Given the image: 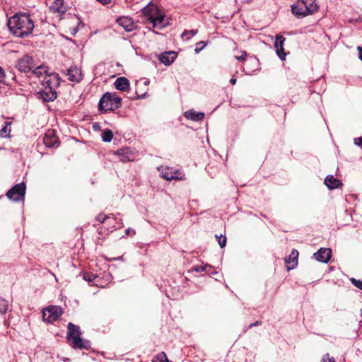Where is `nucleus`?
Returning a JSON list of instances; mask_svg holds the SVG:
<instances>
[{"label": "nucleus", "instance_id": "obj_1", "mask_svg": "<svg viewBox=\"0 0 362 362\" xmlns=\"http://www.w3.org/2000/svg\"><path fill=\"white\" fill-rule=\"evenodd\" d=\"M7 26L13 36L23 38L32 33L34 22L28 13H17L8 18Z\"/></svg>", "mask_w": 362, "mask_h": 362}, {"label": "nucleus", "instance_id": "obj_2", "mask_svg": "<svg viewBox=\"0 0 362 362\" xmlns=\"http://www.w3.org/2000/svg\"><path fill=\"white\" fill-rule=\"evenodd\" d=\"M141 13L153 28L161 29L169 24L165 15L156 4L151 2L141 9Z\"/></svg>", "mask_w": 362, "mask_h": 362}, {"label": "nucleus", "instance_id": "obj_3", "mask_svg": "<svg viewBox=\"0 0 362 362\" xmlns=\"http://www.w3.org/2000/svg\"><path fill=\"white\" fill-rule=\"evenodd\" d=\"M67 339L71 342L74 349H88L90 348L89 341L83 340L80 337L81 332L80 327L77 325L69 322L67 326Z\"/></svg>", "mask_w": 362, "mask_h": 362}, {"label": "nucleus", "instance_id": "obj_4", "mask_svg": "<svg viewBox=\"0 0 362 362\" xmlns=\"http://www.w3.org/2000/svg\"><path fill=\"white\" fill-rule=\"evenodd\" d=\"M122 98L114 93H106L100 98L98 103L100 110L105 112L107 110H113L121 106Z\"/></svg>", "mask_w": 362, "mask_h": 362}, {"label": "nucleus", "instance_id": "obj_5", "mask_svg": "<svg viewBox=\"0 0 362 362\" xmlns=\"http://www.w3.org/2000/svg\"><path fill=\"white\" fill-rule=\"evenodd\" d=\"M62 314V309L59 306H49L42 312V318L45 322L52 323Z\"/></svg>", "mask_w": 362, "mask_h": 362}, {"label": "nucleus", "instance_id": "obj_6", "mask_svg": "<svg viewBox=\"0 0 362 362\" xmlns=\"http://www.w3.org/2000/svg\"><path fill=\"white\" fill-rule=\"evenodd\" d=\"M25 189V185L23 182L17 184L8 191L6 196L11 200L18 202L24 199Z\"/></svg>", "mask_w": 362, "mask_h": 362}, {"label": "nucleus", "instance_id": "obj_7", "mask_svg": "<svg viewBox=\"0 0 362 362\" xmlns=\"http://www.w3.org/2000/svg\"><path fill=\"white\" fill-rule=\"evenodd\" d=\"M160 176L166 180H185V174L180 170H175L172 168H164L160 172Z\"/></svg>", "mask_w": 362, "mask_h": 362}, {"label": "nucleus", "instance_id": "obj_8", "mask_svg": "<svg viewBox=\"0 0 362 362\" xmlns=\"http://www.w3.org/2000/svg\"><path fill=\"white\" fill-rule=\"evenodd\" d=\"M34 66L33 58L26 54L17 62L16 68L21 72L27 73Z\"/></svg>", "mask_w": 362, "mask_h": 362}, {"label": "nucleus", "instance_id": "obj_9", "mask_svg": "<svg viewBox=\"0 0 362 362\" xmlns=\"http://www.w3.org/2000/svg\"><path fill=\"white\" fill-rule=\"evenodd\" d=\"M68 79L73 82L78 83L83 79L81 71L76 66H71L66 71Z\"/></svg>", "mask_w": 362, "mask_h": 362}, {"label": "nucleus", "instance_id": "obj_10", "mask_svg": "<svg viewBox=\"0 0 362 362\" xmlns=\"http://www.w3.org/2000/svg\"><path fill=\"white\" fill-rule=\"evenodd\" d=\"M117 23L122 27L127 32H131L136 28V25L132 19L128 16L119 17L117 19Z\"/></svg>", "mask_w": 362, "mask_h": 362}, {"label": "nucleus", "instance_id": "obj_11", "mask_svg": "<svg viewBox=\"0 0 362 362\" xmlns=\"http://www.w3.org/2000/svg\"><path fill=\"white\" fill-rule=\"evenodd\" d=\"M177 56V54L175 52H165L160 54L158 59L162 64L169 66L173 63Z\"/></svg>", "mask_w": 362, "mask_h": 362}, {"label": "nucleus", "instance_id": "obj_12", "mask_svg": "<svg viewBox=\"0 0 362 362\" xmlns=\"http://www.w3.org/2000/svg\"><path fill=\"white\" fill-rule=\"evenodd\" d=\"M332 251L329 248H320L314 254L315 258L321 262L327 263L331 257Z\"/></svg>", "mask_w": 362, "mask_h": 362}, {"label": "nucleus", "instance_id": "obj_13", "mask_svg": "<svg viewBox=\"0 0 362 362\" xmlns=\"http://www.w3.org/2000/svg\"><path fill=\"white\" fill-rule=\"evenodd\" d=\"M298 257V252L296 250L293 249L292 250L290 255L285 258V262L286 263L288 270L294 269V267L297 265Z\"/></svg>", "mask_w": 362, "mask_h": 362}, {"label": "nucleus", "instance_id": "obj_14", "mask_svg": "<svg viewBox=\"0 0 362 362\" xmlns=\"http://www.w3.org/2000/svg\"><path fill=\"white\" fill-rule=\"evenodd\" d=\"M304 1H298L296 4L291 6L292 13L297 16H308L306 8L305 7Z\"/></svg>", "mask_w": 362, "mask_h": 362}, {"label": "nucleus", "instance_id": "obj_15", "mask_svg": "<svg viewBox=\"0 0 362 362\" xmlns=\"http://www.w3.org/2000/svg\"><path fill=\"white\" fill-rule=\"evenodd\" d=\"M53 13H58L60 15L64 14L66 11V6L64 5V0H55L49 7Z\"/></svg>", "mask_w": 362, "mask_h": 362}, {"label": "nucleus", "instance_id": "obj_16", "mask_svg": "<svg viewBox=\"0 0 362 362\" xmlns=\"http://www.w3.org/2000/svg\"><path fill=\"white\" fill-rule=\"evenodd\" d=\"M114 85L117 90L125 91L129 87V81L127 78L122 76L115 80Z\"/></svg>", "mask_w": 362, "mask_h": 362}, {"label": "nucleus", "instance_id": "obj_17", "mask_svg": "<svg viewBox=\"0 0 362 362\" xmlns=\"http://www.w3.org/2000/svg\"><path fill=\"white\" fill-rule=\"evenodd\" d=\"M184 115L186 118L195 122L202 121L204 117V113L196 112L193 110L186 111Z\"/></svg>", "mask_w": 362, "mask_h": 362}, {"label": "nucleus", "instance_id": "obj_18", "mask_svg": "<svg viewBox=\"0 0 362 362\" xmlns=\"http://www.w3.org/2000/svg\"><path fill=\"white\" fill-rule=\"evenodd\" d=\"M117 155L122 162L131 161L134 159V156L128 148L119 150Z\"/></svg>", "mask_w": 362, "mask_h": 362}, {"label": "nucleus", "instance_id": "obj_19", "mask_svg": "<svg viewBox=\"0 0 362 362\" xmlns=\"http://www.w3.org/2000/svg\"><path fill=\"white\" fill-rule=\"evenodd\" d=\"M325 184L329 189H336L341 185V182L333 175H327L325 180Z\"/></svg>", "mask_w": 362, "mask_h": 362}, {"label": "nucleus", "instance_id": "obj_20", "mask_svg": "<svg viewBox=\"0 0 362 362\" xmlns=\"http://www.w3.org/2000/svg\"><path fill=\"white\" fill-rule=\"evenodd\" d=\"M308 14L313 13L317 11L318 5L314 0H303Z\"/></svg>", "mask_w": 362, "mask_h": 362}, {"label": "nucleus", "instance_id": "obj_21", "mask_svg": "<svg viewBox=\"0 0 362 362\" xmlns=\"http://www.w3.org/2000/svg\"><path fill=\"white\" fill-rule=\"evenodd\" d=\"M42 98L45 101H52L57 98V93L50 90L49 92L44 91L42 93Z\"/></svg>", "mask_w": 362, "mask_h": 362}, {"label": "nucleus", "instance_id": "obj_22", "mask_svg": "<svg viewBox=\"0 0 362 362\" xmlns=\"http://www.w3.org/2000/svg\"><path fill=\"white\" fill-rule=\"evenodd\" d=\"M33 73L37 77H40L43 74L48 75L47 67L45 66H39L33 71Z\"/></svg>", "mask_w": 362, "mask_h": 362}, {"label": "nucleus", "instance_id": "obj_23", "mask_svg": "<svg viewBox=\"0 0 362 362\" xmlns=\"http://www.w3.org/2000/svg\"><path fill=\"white\" fill-rule=\"evenodd\" d=\"M197 33V30H185L181 35V37L185 40H189Z\"/></svg>", "mask_w": 362, "mask_h": 362}, {"label": "nucleus", "instance_id": "obj_24", "mask_svg": "<svg viewBox=\"0 0 362 362\" xmlns=\"http://www.w3.org/2000/svg\"><path fill=\"white\" fill-rule=\"evenodd\" d=\"M208 269H211V266L209 264H204V265L202 264V265L194 266L192 268V271H194L196 272H209V271L207 270Z\"/></svg>", "mask_w": 362, "mask_h": 362}, {"label": "nucleus", "instance_id": "obj_25", "mask_svg": "<svg viewBox=\"0 0 362 362\" xmlns=\"http://www.w3.org/2000/svg\"><path fill=\"white\" fill-rule=\"evenodd\" d=\"M113 134L111 130L105 129L102 134V139L104 142H110L112 139Z\"/></svg>", "mask_w": 362, "mask_h": 362}, {"label": "nucleus", "instance_id": "obj_26", "mask_svg": "<svg viewBox=\"0 0 362 362\" xmlns=\"http://www.w3.org/2000/svg\"><path fill=\"white\" fill-rule=\"evenodd\" d=\"M9 122H6L5 125L0 129V136L2 138L6 137L11 132V127Z\"/></svg>", "mask_w": 362, "mask_h": 362}, {"label": "nucleus", "instance_id": "obj_27", "mask_svg": "<svg viewBox=\"0 0 362 362\" xmlns=\"http://www.w3.org/2000/svg\"><path fill=\"white\" fill-rule=\"evenodd\" d=\"M152 362H169V361L166 354L164 352H161L156 355Z\"/></svg>", "mask_w": 362, "mask_h": 362}, {"label": "nucleus", "instance_id": "obj_28", "mask_svg": "<svg viewBox=\"0 0 362 362\" xmlns=\"http://www.w3.org/2000/svg\"><path fill=\"white\" fill-rule=\"evenodd\" d=\"M285 40H286V39H285V37L284 36H282V35H276V40H275V42H274V47H275V49L284 47Z\"/></svg>", "mask_w": 362, "mask_h": 362}, {"label": "nucleus", "instance_id": "obj_29", "mask_svg": "<svg viewBox=\"0 0 362 362\" xmlns=\"http://www.w3.org/2000/svg\"><path fill=\"white\" fill-rule=\"evenodd\" d=\"M8 302L3 298H0V314H4L8 310Z\"/></svg>", "mask_w": 362, "mask_h": 362}, {"label": "nucleus", "instance_id": "obj_30", "mask_svg": "<svg viewBox=\"0 0 362 362\" xmlns=\"http://www.w3.org/2000/svg\"><path fill=\"white\" fill-rule=\"evenodd\" d=\"M207 43L205 41H200L196 44L194 52L196 54L199 53L206 46Z\"/></svg>", "mask_w": 362, "mask_h": 362}, {"label": "nucleus", "instance_id": "obj_31", "mask_svg": "<svg viewBox=\"0 0 362 362\" xmlns=\"http://www.w3.org/2000/svg\"><path fill=\"white\" fill-rule=\"evenodd\" d=\"M111 218H114L115 220L116 219L113 214H110V216H105L103 214H100L97 216V220L100 223H104L105 220L110 219Z\"/></svg>", "mask_w": 362, "mask_h": 362}, {"label": "nucleus", "instance_id": "obj_32", "mask_svg": "<svg viewBox=\"0 0 362 362\" xmlns=\"http://www.w3.org/2000/svg\"><path fill=\"white\" fill-rule=\"evenodd\" d=\"M276 53L281 60H285L286 54L284 52V47L276 48Z\"/></svg>", "mask_w": 362, "mask_h": 362}, {"label": "nucleus", "instance_id": "obj_33", "mask_svg": "<svg viewBox=\"0 0 362 362\" xmlns=\"http://www.w3.org/2000/svg\"><path fill=\"white\" fill-rule=\"evenodd\" d=\"M216 238L218 240V243L221 248L224 247L226 245V237L223 235H216Z\"/></svg>", "mask_w": 362, "mask_h": 362}, {"label": "nucleus", "instance_id": "obj_34", "mask_svg": "<svg viewBox=\"0 0 362 362\" xmlns=\"http://www.w3.org/2000/svg\"><path fill=\"white\" fill-rule=\"evenodd\" d=\"M83 278L86 281L92 282L96 278V276L93 274L84 273L83 274Z\"/></svg>", "mask_w": 362, "mask_h": 362}, {"label": "nucleus", "instance_id": "obj_35", "mask_svg": "<svg viewBox=\"0 0 362 362\" xmlns=\"http://www.w3.org/2000/svg\"><path fill=\"white\" fill-rule=\"evenodd\" d=\"M49 135H48V134H46L43 139L45 145L47 147L54 146V143L55 142L56 139H54V141H49Z\"/></svg>", "mask_w": 362, "mask_h": 362}, {"label": "nucleus", "instance_id": "obj_36", "mask_svg": "<svg viewBox=\"0 0 362 362\" xmlns=\"http://www.w3.org/2000/svg\"><path fill=\"white\" fill-rule=\"evenodd\" d=\"M240 55H236L235 58L238 61H244L247 57V52L245 51H240Z\"/></svg>", "mask_w": 362, "mask_h": 362}, {"label": "nucleus", "instance_id": "obj_37", "mask_svg": "<svg viewBox=\"0 0 362 362\" xmlns=\"http://www.w3.org/2000/svg\"><path fill=\"white\" fill-rule=\"evenodd\" d=\"M351 282L353 283V284L355 286H356L357 288H358L362 290V281L356 280L355 279H351Z\"/></svg>", "mask_w": 362, "mask_h": 362}, {"label": "nucleus", "instance_id": "obj_38", "mask_svg": "<svg viewBox=\"0 0 362 362\" xmlns=\"http://www.w3.org/2000/svg\"><path fill=\"white\" fill-rule=\"evenodd\" d=\"M322 362H335L333 357H330L328 354H325L322 358Z\"/></svg>", "mask_w": 362, "mask_h": 362}, {"label": "nucleus", "instance_id": "obj_39", "mask_svg": "<svg viewBox=\"0 0 362 362\" xmlns=\"http://www.w3.org/2000/svg\"><path fill=\"white\" fill-rule=\"evenodd\" d=\"M354 144L357 146H361L362 144V136L361 137L354 139Z\"/></svg>", "mask_w": 362, "mask_h": 362}, {"label": "nucleus", "instance_id": "obj_40", "mask_svg": "<svg viewBox=\"0 0 362 362\" xmlns=\"http://www.w3.org/2000/svg\"><path fill=\"white\" fill-rule=\"evenodd\" d=\"M125 233H126V235H130L131 233H132V234H135V233H136V232H135V230H132V228H127V229L126 230Z\"/></svg>", "mask_w": 362, "mask_h": 362}, {"label": "nucleus", "instance_id": "obj_41", "mask_svg": "<svg viewBox=\"0 0 362 362\" xmlns=\"http://www.w3.org/2000/svg\"><path fill=\"white\" fill-rule=\"evenodd\" d=\"M97 1L103 5L109 4L111 2V0H97Z\"/></svg>", "mask_w": 362, "mask_h": 362}, {"label": "nucleus", "instance_id": "obj_42", "mask_svg": "<svg viewBox=\"0 0 362 362\" xmlns=\"http://www.w3.org/2000/svg\"><path fill=\"white\" fill-rule=\"evenodd\" d=\"M260 325H262V321H257L254 323L250 324L249 327H252L258 326Z\"/></svg>", "mask_w": 362, "mask_h": 362}, {"label": "nucleus", "instance_id": "obj_43", "mask_svg": "<svg viewBox=\"0 0 362 362\" xmlns=\"http://www.w3.org/2000/svg\"><path fill=\"white\" fill-rule=\"evenodd\" d=\"M249 63L252 65H257V59L256 58L250 59L249 61Z\"/></svg>", "mask_w": 362, "mask_h": 362}, {"label": "nucleus", "instance_id": "obj_44", "mask_svg": "<svg viewBox=\"0 0 362 362\" xmlns=\"http://www.w3.org/2000/svg\"><path fill=\"white\" fill-rule=\"evenodd\" d=\"M230 83L232 85H235L236 83V78L235 77H232L230 80Z\"/></svg>", "mask_w": 362, "mask_h": 362}, {"label": "nucleus", "instance_id": "obj_45", "mask_svg": "<svg viewBox=\"0 0 362 362\" xmlns=\"http://www.w3.org/2000/svg\"><path fill=\"white\" fill-rule=\"evenodd\" d=\"M118 224L119 226H114V228H121L122 226V219H119V221H118Z\"/></svg>", "mask_w": 362, "mask_h": 362}, {"label": "nucleus", "instance_id": "obj_46", "mask_svg": "<svg viewBox=\"0 0 362 362\" xmlns=\"http://www.w3.org/2000/svg\"><path fill=\"white\" fill-rule=\"evenodd\" d=\"M358 50H359V58L362 61V48H361L360 47H358Z\"/></svg>", "mask_w": 362, "mask_h": 362}, {"label": "nucleus", "instance_id": "obj_47", "mask_svg": "<svg viewBox=\"0 0 362 362\" xmlns=\"http://www.w3.org/2000/svg\"><path fill=\"white\" fill-rule=\"evenodd\" d=\"M208 271H209V272H208L209 274H214V268L211 267V269H207Z\"/></svg>", "mask_w": 362, "mask_h": 362}, {"label": "nucleus", "instance_id": "obj_48", "mask_svg": "<svg viewBox=\"0 0 362 362\" xmlns=\"http://www.w3.org/2000/svg\"><path fill=\"white\" fill-rule=\"evenodd\" d=\"M148 83H149V82H148V81H145V82H144V84H145V85H147V84H148Z\"/></svg>", "mask_w": 362, "mask_h": 362}]
</instances>
